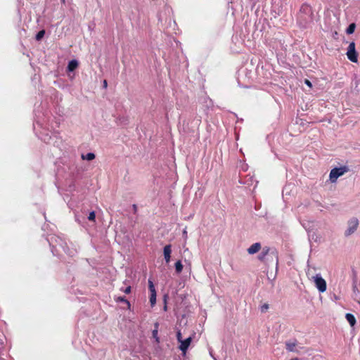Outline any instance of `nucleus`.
<instances>
[{
    "label": "nucleus",
    "mask_w": 360,
    "mask_h": 360,
    "mask_svg": "<svg viewBox=\"0 0 360 360\" xmlns=\"http://www.w3.org/2000/svg\"><path fill=\"white\" fill-rule=\"evenodd\" d=\"M95 218H96L95 212L94 211L91 212L89 214L88 219L89 221H95Z\"/></svg>",
    "instance_id": "nucleus-21"
},
{
    "label": "nucleus",
    "mask_w": 360,
    "mask_h": 360,
    "mask_svg": "<svg viewBox=\"0 0 360 360\" xmlns=\"http://www.w3.org/2000/svg\"><path fill=\"white\" fill-rule=\"evenodd\" d=\"M167 295H165L164 296V302H165V305H164V307H163L164 311H167Z\"/></svg>",
    "instance_id": "nucleus-24"
},
{
    "label": "nucleus",
    "mask_w": 360,
    "mask_h": 360,
    "mask_svg": "<svg viewBox=\"0 0 360 360\" xmlns=\"http://www.w3.org/2000/svg\"><path fill=\"white\" fill-rule=\"evenodd\" d=\"M82 158L83 160H92L95 158V155L93 153H89L86 155H82Z\"/></svg>",
    "instance_id": "nucleus-16"
},
{
    "label": "nucleus",
    "mask_w": 360,
    "mask_h": 360,
    "mask_svg": "<svg viewBox=\"0 0 360 360\" xmlns=\"http://www.w3.org/2000/svg\"><path fill=\"white\" fill-rule=\"evenodd\" d=\"M192 338L191 337L186 338V340L181 342V345L179 346V349L182 351L184 353L186 352L188 349L191 342Z\"/></svg>",
    "instance_id": "nucleus-9"
},
{
    "label": "nucleus",
    "mask_w": 360,
    "mask_h": 360,
    "mask_svg": "<svg viewBox=\"0 0 360 360\" xmlns=\"http://www.w3.org/2000/svg\"><path fill=\"white\" fill-rule=\"evenodd\" d=\"M103 86L105 88L107 87V81L106 80H104L103 81Z\"/></svg>",
    "instance_id": "nucleus-29"
},
{
    "label": "nucleus",
    "mask_w": 360,
    "mask_h": 360,
    "mask_svg": "<svg viewBox=\"0 0 360 360\" xmlns=\"http://www.w3.org/2000/svg\"><path fill=\"white\" fill-rule=\"evenodd\" d=\"M304 83L309 87H311L312 86V84L311 83V82L308 79H305L304 81Z\"/></svg>",
    "instance_id": "nucleus-26"
},
{
    "label": "nucleus",
    "mask_w": 360,
    "mask_h": 360,
    "mask_svg": "<svg viewBox=\"0 0 360 360\" xmlns=\"http://www.w3.org/2000/svg\"><path fill=\"white\" fill-rule=\"evenodd\" d=\"M261 243H253L250 247L248 249V252L250 255H254L257 252H258L261 249Z\"/></svg>",
    "instance_id": "nucleus-10"
},
{
    "label": "nucleus",
    "mask_w": 360,
    "mask_h": 360,
    "mask_svg": "<svg viewBox=\"0 0 360 360\" xmlns=\"http://www.w3.org/2000/svg\"><path fill=\"white\" fill-rule=\"evenodd\" d=\"M133 207H134V210L136 211V205H133Z\"/></svg>",
    "instance_id": "nucleus-30"
},
{
    "label": "nucleus",
    "mask_w": 360,
    "mask_h": 360,
    "mask_svg": "<svg viewBox=\"0 0 360 360\" xmlns=\"http://www.w3.org/2000/svg\"><path fill=\"white\" fill-rule=\"evenodd\" d=\"M356 28V25L354 23H351L346 30V32L347 34H353Z\"/></svg>",
    "instance_id": "nucleus-15"
},
{
    "label": "nucleus",
    "mask_w": 360,
    "mask_h": 360,
    "mask_svg": "<svg viewBox=\"0 0 360 360\" xmlns=\"http://www.w3.org/2000/svg\"><path fill=\"white\" fill-rule=\"evenodd\" d=\"M312 279L315 283L316 287L321 292H324L326 290V281L321 276L320 274H316V276L312 277Z\"/></svg>",
    "instance_id": "nucleus-5"
},
{
    "label": "nucleus",
    "mask_w": 360,
    "mask_h": 360,
    "mask_svg": "<svg viewBox=\"0 0 360 360\" xmlns=\"http://www.w3.org/2000/svg\"><path fill=\"white\" fill-rule=\"evenodd\" d=\"M154 327H155V328L152 332V335H153V338L155 339V342L158 344V343H160V338L158 335L159 323H155L154 324Z\"/></svg>",
    "instance_id": "nucleus-13"
},
{
    "label": "nucleus",
    "mask_w": 360,
    "mask_h": 360,
    "mask_svg": "<svg viewBox=\"0 0 360 360\" xmlns=\"http://www.w3.org/2000/svg\"><path fill=\"white\" fill-rule=\"evenodd\" d=\"M44 34H45V30H40L36 34V37H35L36 40L37 41H40L44 37Z\"/></svg>",
    "instance_id": "nucleus-18"
},
{
    "label": "nucleus",
    "mask_w": 360,
    "mask_h": 360,
    "mask_svg": "<svg viewBox=\"0 0 360 360\" xmlns=\"http://www.w3.org/2000/svg\"><path fill=\"white\" fill-rule=\"evenodd\" d=\"M183 269V264L180 260L175 263V270L177 274H180Z\"/></svg>",
    "instance_id": "nucleus-14"
},
{
    "label": "nucleus",
    "mask_w": 360,
    "mask_h": 360,
    "mask_svg": "<svg viewBox=\"0 0 360 360\" xmlns=\"http://www.w3.org/2000/svg\"><path fill=\"white\" fill-rule=\"evenodd\" d=\"M171 252H172V245H165L163 249V254H164V257H165V262L167 263H169L170 262Z\"/></svg>",
    "instance_id": "nucleus-8"
},
{
    "label": "nucleus",
    "mask_w": 360,
    "mask_h": 360,
    "mask_svg": "<svg viewBox=\"0 0 360 360\" xmlns=\"http://www.w3.org/2000/svg\"><path fill=\"white\" fill-rule=\"evenodd\" d=\"M124 293L129 294L131 292V286H128L124 290Z\"/></svg>",
    "instance_id": "nucleus-25"
},
{
    "label": "nucleus",
    "mask_w": 360,
    "mask_h": 360,
    "mask_svg": "<svg viewBox=\"0 0 360 360\" xmlns=\"http://www.w3.org/2000/svg\"><path fill=\"white\" fill-rule=\"evenodd\" d=\"M359 226V220L353 217L347 221V229L345 232V236L348 237L353 234L357 229Z\"/></svg>",
    "instance_id": "nucleus-4"
},
{
    "label": "nucleus",
    "mask_w": 360,
    "mask_h": 360,
    "mask_svg": "<svg viewBox=\"0 0 360 360\" xmlns=\"http://www.w3.org/2000/svg\"><path fill=\"white\" fill-rule=\"evenodd\" d=\"M349 171L347 166H342L340 167H335L330 170L329 178L332 183H335L338 178L344 175L345 173Z\"/></svg>",
    "instance_id": "nucleus-3"
},
{
    "label": "nucleus",
    "mask_w": 360,
    "mask_h": 360,
    "mask_svg": "<svg viewBox=\"0 0 360 360\" xmlns=\"http://www.w3.org/2000/svg\"><path fill=\"white\" fill-rule=\"evenodd\" d=\"M291 360H298L297 358L292 359Z\"/></svg>",
    "instance_id": "nucleus-31"
},
{
    "label": "nucleus",
    "mask_w": 360,
    "mask_h": 360,
    "mask_svg": "<svg viewBox=\"0 0 360 360\" xmlns=\"http://www.w3.org/2000/svg\"><path fill=\"white\" fill-rule=\"evenodd\" d=\"M148 289L149 290L155 289L153 282L151 279H148Z\"/></svg>",
    "instance_id": "nucleus-22"
},
{
    "label": "nucleus",
    "mask_w": 360,
    "mask_h": 360,
    "mask_svg": "<svg viewBox=\"0 0 360 360\" xmlns=\"http://www.w3.org/2000/svg\"><path fill=\"white\" fill-rule=\"evenodd\" d=\"M150 295H156V290L155 289L154 290H150Z\"/></svg>",
    "instance_id": "nucleus-27"
},
{
    "label": "nucleus",
    "mask_w": 360,
    "mask_h": 360,
    "mask_svg": "<svg viewBox=\"0 0 360 360\" xmlns=\"http://www.w3.org/2000/svg\"><path fill=\"white\" fill-rule=\"evenodd\" d=\"M269 308V306L268 304H264L261 306L260 311L262 313H265Z\"/></svg>",
    "instance_id": "nucleus-20"
},
{
    "label": "nucleus",
    "mask_w": 360,
    "mask_h": 360,
    "mask_svg": "<svg viewBox=\"0 0 360 360\" xmlns=\"http://www.w3.org/2000/svg\"><path fill=\"white\" fill-rule=\"evenodd\" d=\"M79 63L77 60H72L68 63L67 70L69 72H72L77 68Z\"/></svg>",
    "instance_id": "nucleus-11"
},
{
    "label": "nucleus",
    "mask_w": 360,
    "mask_h": 360,
    "mask_svg": "<svg viewBox=\"0 0 360 360\" xmlns=\"http://www.w3.org/2000/svg\"><path fill=\"white\" fill-rule=\"evenodd\" d=\"M176 338L179 342H181L182 341V336H181V333L180 330H179L176 333Z\"/></svg>",
    "instance_id": "nucleus-23"
},
{
    "label": "nucleus",
    "mask_w": 360,
    "mask_h": 360,
    "mask_svg": "<svg viewBox=\"0 0 360 360\" xmlns=\"http://www.w3.org/2000/svg\"><path fill=\"white\" fill-rule=\"evenodd\" d=\"M347 58L349 60L354 63L357 62V53L355 50V44L354 42H351L349 44L347 52Z\"/></svg>",
    "instance_id": "nucleus-6"
},
{
    "label": "nucleus",
    "mask_w": 360,
    "mask_h": 360,
    "mask_svg": "<svg viewBox=\"0 0 360 360\" xmlns=\"http://www.w3.org/2000/svg\"><path fill=\"white\" fill-rule=\"evenodd\" d=\"M269 258V264L272 262H275V259L272 260L271 257H268Z\"/></svg>",
    "instance_id": "nucleus-28"
},
{
    "label": "nucleus",
    "mask_w": 360,
    "mask_h": 360,
    "mask_svg": "<svg viewBox=\"0 0 360 360\" xmlns=\"http://www.w3.org/2000/svg\"><path fill=\"white\" fill-rule=\"evenodd\" d=\"M63 1H64L65 0H62Z\"/></svg>",
    "instance_id": "nucleus-32"
},
{
    "label": "nucleus",
    "mask_w": 360,
    "mask_h": 360,
    "mask_svg": "<svg viewBox=\"0 0 360 360\" xmlns=\"http://www.w3.org/2000/svg\"><path fill=\"white\" fill-rule=\"evenodd\" d=\"M116 300H117V302H124V303L127 304L128 306V308L129 309L130 308V306H131L130 302L124 297H118Z\"/></svg>",
    "instance_id": "nucleus-17"
},
{
    "label": "nucleus",
    "mask_w": 360,
    "mask_h": 360,
    "mask_svg": "<svg viewBox=\"0 0 360 360\" xmlns=\"http://www.w3.org/2000/svg\"><path fill=\"white\" fill-rule=\"evenodd\" d=\"M150 302L152 307H153L156 303V295H150Z\"/></svg>",
    "instance_id": "nucleus-19"
},
{
    "label": "nucleus",
    "mask_w": 360,
    "mask_h": 360,
    "mask_svg": "<svg viewBox=\"0 0 360 360\" xmlns=\"http://www.w3.org/2000/svg\"><path fill=\"white\" fill-rule=\"evenodd\" d=\"M301 13H304L307 17L304 16L302 14L300 15V23L302 27H307L308 24L312 21V15L313 13L311 11V8L307 5H303L300 9Z\"/></svg>",
    "instance_id": "nucleus-2"
},
{
    "label": "nucleus",
    "mask_w": 360,
    "mask_h": 360,
    "mask_svg": "<svg viewBox=\"0 0 360 360\" xmlns=\"http://www.w3.org/2000/svg\"><path fill=\"white\" fill-rule=\"evenodd\" d=\"M345 318L352 327H354L355 326L356 319L353 314L347 313L345 315Z\"/></svg>",
    "instance_id": "nucleus-12"
},
{
    "label": "nucleus",
    "mask_w": 360,
    "mask_h": 360,
    "mask_svg": "<svg viewBox=\"0 0 360 360\" xmlns=\"http://www.w3.org/2000/svg\"><path fill=\"white\" fill-rule=\"evenodd\" d=\"M266 257H271L272 260L275 259V264L277 268L278 266V250L275 248L264 247L262 251L258 255V259L266 264H269V258Z\"/></svg>",
    "instance_id": "nucleus-1"
},
{
    "label": "nucleus",
    "mask_w": 360,
    "mask_h": 360,
    "mask_svg": "<svg viewBox=\"0 0 360 360\" xmlns=\"http://www.w3.org/2000/svg\"><path fill=\"white\" fill-rule=\"evenodd\" d=\"M285 348L288 352H299V350L297 349V340H293V341L289 340L285 342Z\"/></svg>",
    "instance_id": "nucleus-7"
}]
</instances>
